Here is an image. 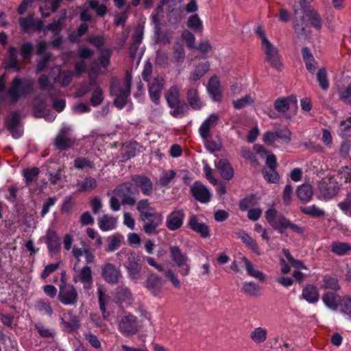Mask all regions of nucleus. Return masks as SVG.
I'll return each instance as SVG.
<instances>
[{"label": "nucleus", "instance_id": "f257e3e1", "mask_svg": "<svg viewBox=\"0 0 351 351\" xmlns=\"http://www.w3.org/2000/svg\"><path fill=\"white\" fill-rule=\"evenodd\" d=\"M132 76L127 73L122 83L113 82L110 92L114 97V104L119 108H123L128 101L130 95Z\"/></svg>", "mask_w": 351, "mask_h": 351}, {"label": "nucleus", "instance_id": "f03ea898", "mask_svg": "<svg viewBox=\"0 0 351 351\" xmlns=\"http://www.w3.org/2000/svg\"><path fill=\"white\" fill-rule=\"evenodd\" d=\"M34 80L29 78L16 77L11 82L8 90L9 102L15 103L21 97H25L33 90Z\"/></svg>", "mask_w": 351, "mask_h": 351}, {"label": "nucleus", "instance_id": "7ed1b4c3", "mask_svg": "<svg viewBox=\"0 0 351 351\" xmlns=\"http://www.w3.org/2000/svg\"><path fill=\"white\" fill-rule=\"evenodd\" d=\"M339 191V185L335 178L324 177L317 184V197L319 200L326 202L334 198Z\"/></svg>", "mask_w": 351, "mask_h": 351}, {"label": "nucleus", "instance_id": "20e7f679", "mask_svg": "<svg viewBox=\"0 0 351 351\" xmlns=\"http://www.w3.org/2000/svg\"><path fill=\"white\" fill-rule=\"evenodd\" d=\"M170 257L174 265L178 268L180 276L185 277L190 274L191 259L178 245L169 247Z\"/></svg>", "mask_w": 351, "mask_h": 351}, {"label": "nucleus", "instance_id": "39448f33", "mask_svg": "<svg viewBox=\"0 0 351 351\" xmlns=\"http://www.w3.org/2000/svg\"><path fill=\"white\" fill-rule=\"evenodd\" d=\"M73 274V282H80L83 285L85 290H90L93 287V278L92 270L88 265H84L82 268H77V263L74 264Z\"/></svg>", "mask_w": 351, "mask_h": 351}, {"label": "nucleus", "instance_id": "423d86ee", "mask_svg": "<svg viewBox=\"0 0 351 351\" xmlns=\"http://www.w3.org/2000/svg\"><path fill=\"white\" fill-rule=\"evenodd\" d=\"M75 137L71 134L69 126H64L54 139V145L59 150H68L75 145Z\"/></svg>", "mask_w": 351, "mask_h": 351}, {"label": "nucleus", "instance_id": "0eeeda50", "mask_svg": "<svg viewBox=\"0 0 351 351\" xmlns=\"http://www.w3.org/2000/svg\"><path fill=\"white\" fill-rule=\"evenodd\" d=\"M140 328L141 324L138 318L132 314L125 315L119 320V330L125 336L136 334Z\"/></svg>", "mask_w": 351, "mask_h": 351}, {"label": "nucleus", "instance_id": "6e6552de", "mask_svg": "<svg viewBox=\"0 0 351 351\" xmlns=\"http://www.w3.org/2000/svg\"><path fill=\"white\" fill-rule=\"evenodd\" d=\"M262 49L265 54V60L269 64L278 71H281L282 64L278 51L267 38H263Z\"/></svg>", "mask_w": 351, "mask_h": 351}, {"label": "nucleus", "instance_id": "1a4fd4ad", "mask_svg": "<svg viewBox=\"0 0 351 351\" xmlns=\"http://www.w3.org/2000/svg\"><path fill=\"white\" fill-rule=\"evenodd\" d=\"M265 215L267 222L280 233H282L283 230L287 228V225H289V220L274 208L268 209Z\"/></svg>", "mask_w": 351, "mask_h": 351}, {"label": "nucleus", "instance_id": "9d476101", "mask_svg": "<svg viewBox=\"0 0 351 351\" xmlns=\"http://www.w3.org/2000/svg\"><path fill=\"white\" fill-rule=\"evenodd\" d=\"M143 222V229L148 235H155L158 233V228L162 223V217L160 214L153 212L141 218Z\"/></svg>", "mask_w": 351, "mask_h": 351}, {"label": "nucleus", "instance_id": "9b49d317", "mask_svg": "<svg viewBox=\"0 0 351 351\" xmlns=\"http://www.w3.org/2000/svg\"><path fill=\"white\" fill-rule=\"evenodd\" d=\"M113 193L117 197L121 198V204L124 205L134 206L136 202L132 195L134 191L132 189V183L124 182L113 190Z\"/></svg>", "mask_w": 351, "mask_h": 351}, {"label": "nucleus", "instance_id": "f8f14e48", "mask_svg": "<svg viewBox=\"0 0 351 351\" xmlns=\"http://www.w3.org/2000/svg\"><path fill=\"white\" fill-rule=\"evenodd\" d=\"M125 266L128 270L129 277L135 281L141 279V270L142 268L141 259L135 253L127 254Z\"/></svg>", "mask_w": 351, "mask_h": 351}, {"label": "nucleus", "instance_id": "ddd939ff", "mask_svg": "<svg viewBox=\"0 0 351 351\" xmlns=\"http://www.w3.org/2000/svg\"><path fill=\"white\" fill-rule=\"evenodd\" d=\"M148 82V92L151 100L158 104L160 101L162 90L164 88L165 80L160 75L154 77Z\"/></svg>", "mask_w": 351, "mask_h": 351}, {"label": "nucleus", "instance_id": "4468645a", "mask_svg": "<svg viewBox=\"0 0 351 351\" xmlns=\"http://www.w3.org/2000/svg\"><path fill=\"white\" fill-rule=\"evenodd\" d=\"M59 300L65 305H73L78 299V293L73 285H60Z\"/></svg>", "mask_w": 351, "mask_h": 351}, {"label": "nucleus", "instance_id": "2eb2a0df", "mask_svg": "<svg viewBox=\"0 0 351 351\" xmlns=\"http://www.w3.org/2000/svg\"><path fill=\"white\" fill-rule=\"evenodd\" d=\"M143 36V28L137 27L132 34V43L130 47L129 55L132 60H141L143 56V51L138 48Z\"/></svg>", "mask_w": 351, "mask_h": 351}, {"label": "nucleus", "instance_id": "dca6fc26", "mask_svg": "<svg viewBox=\"0 0 351 351\" xmlns=\"http://www.w3.org/2000/svg\"><path fill=\"white\" fill-rule=\"evenodd\" d=\"M306 0H299V3L304 10V16L306 17L311 25L317 29L322 27V20L317 12L311 5H304Z\"/></svg>", "mask_w": 351, "mask_h": 351}, {"label": "nucleus", "instance_id": "f3484780", "mask_svg": "<svg viewBox=\"0 0 351 351\" xmlns=\"http://www.w3.org/2000/svg\"><path fill=\"white\" fill-rule=\"evenodd\" d=\"M101 275L104 280L110 284H116L122 278L120 269L111 263H106L104 265Z\"/></svg>", "mask_w": 351, "mask_h": 351}, {"label": "nucleus", "instance_id": "a211bd4d", "mask_svg": "<svg viewBox=\"0 0 351 351\" xmlns=\"http://www.w3.org/2000/svg\"><path fill=\"white\" fill-rule=\"evenodd\" d=\"M21 28L25 32L40 31L43 27V22L40 19H34L33 14L19 19Z\"/></svg>", "mask_w": 351, "mask_h": 351}, {"label": "nucleus", "instance_id": "6ab92c4d", "mask_svg": "<svg viewBox=\"0 0 351 351\" xmlns=\"http://www.w3.org/2000/svg\"><path fill=\"white\" fill-rule=\"evenodd\" d=\"M185 213L183 210H175L166 219V226L171 231L179 229L183 224Z\"/></svg>", "mask_w": 351, "mask_h": 351}, {"label": "nucleus", "instance_id": "aec40b11", "mask_svg": "<svg viewBox=\"0 0 351 351\" xmlns=\"http://www.w3.org/2000/svg\"><path fill=\"white\" fill-rule=\"evenodd\" d=\"M188 225L192 230L199 234L202 238L206 239L210 237L209 226L204 223L199 222L196 215L189 216Z\"/></svg>", "mask_w": 351, "mask_h": 351}, {"label": "nucleus", "instance_id": "412c9836", "mask_svg": "<svg viewBox=\"0 0 351 351\" xmlns=\"http://www.w3.org/2000/svg\"><path fill=\"white\" fill-rule=\"evenodd\" d=\"M132 181L138 188L143 195H150L153 192V183L147 176L143 175H134Z\"/></svg>", "mask_w": 351, "mask_h": 351}, {"label": "nucleus", "instance_id": "4be33fe9", "mask_svg": "<svg viewBox=\"0 0 351 351\" xmlns=\"http://www.w3.org/2000/svg\"><path fill=\"white\" fill-rule=\"evenodd\" d=\"M191 192L195 199L202 203L208 202L211 197V193L208 189L198 182L191 186Z\"/></svg>", "mask_w": 351, "mask_h": 351}, {"label": "nucleus", "instance_id": "5701e85b", "mask_svg": "<svg viewBox=\"0 0 351 351\" xmlns=\"http://www.w3.org/2000/svg\"><path fill=\"white\" fill-rule=\"evenodd\" d=\"M20 116L18 112H14L8 119L6 122L7 128L11 132L12 136L18 138L21 136L23 130L19 126Z\"/></svg>", "mask_w": 351, "mask_h": 351}, {"label": "nucleus", "instance_id": "b1692460", "mask_svg": "<svg viewBox=\"0 0 351 351\" xmlns=\"http://www.w3.org/2000/svg\"><path fill=\"white\" fill-rule=\"evenodd\" d=\"M164 283L165 281L160 277L156 274H152L148 276L145 282V287L152 294L157 295L163 287Z\"/></svg>", "mask_w": 351, "mask_h": 351}, {"label": "nucleus", "instance_id": "393cba45", "mask_svg": "<svg viewBox=\"0 0 351 351\" xmlns=\"http://www.w3.org/2000/svg\"><path fill=\"white\" fill-rule=\"evenodd\" d=\"M219 119L217 114H210L200 125L199 132L201 137H206L210 136V129L213 128Z\"/></svg>", "mask_w": 351, "mask_h": 351}, {"label": "nucleus", "instance_id": "a878e982", "mask_svg": "<svg viewBox=\"0 0 351 351\" xmlns=\"http://www.w3.org/2000/svg\"><path fill=\"white\" fill-rule=\"evenodd\" d=\"M215 165L219 171L222 178L230 180L233 177V169L226 159H220L216 161Z\"/></svg>", "mask_w": 351, "mask_h": 351}, {"label": "nucleus", "instance_id": "bb28decb", "mask_svg": "<svg viewBox=\"0 0 351 351\" xmlns=\"http://www.w3.org/2000/svg\"><path fill=\"white\" fill-rule=\"evenodd\" d=\"M341 298L338 294L330 291L326 292L322 296L324 304L332 311L338 309Z\"/></svg>", "mask_w": 351, "mask_h": 351}, {"label": "nucleus", "instance_id": "cd10ccee", "mask_svg": "<svg viewBox=\"0 0 351 351\" xmlns=\"http://www.w3.org/2000/svg\"><path fill=\"white\" fill-rule=\"evenodd\" d=\"M207 90L213 99L218 101L221 98L219 81L216 77H212L208 84Z\"/></svg>", "mask_w": 351, "mask_h": 351}, {"label": "nucleus", "instance_id": "c85d7f7f", "mask_svg": "<svg viewBox=\"0 0 351 351\" xmlns=\"http://www.w3.org/2000/svg\"><path fill=\"white\" fill-rule=\"evenodd\" d=\"M6 68L13 69L16 71L19 72L21 70V66L19 64L17 58V48L10 47L8 51V57L5 62Z\"/></svg>", "mask_w": 351, "mask_h": 351}, {"label": "nucleus", "instance_id": "c756f323", "mask_svg": "<svg viewBox=\"0 0 351 351\" xmlns=\"http://www.w3.org/2000/svg\"><path fill=\"white\" fill-rule=\"evenodd\" d=\"M98 226L102 231H108L116 228L117 219L109 215H103L97 219Z\"/></svg>", "mask_w": 351, "mask_h": 351}, {"label": "nucleus", "instance_id": "7c9ffc66", "mask_svg": "<svg viewBox=\"0 0 351 351\" xmlns=\"http://www.w3.org/2000/svg\"><path fill=\"white\" fill-rule=\"evenodd\" d=\"M291 105L296 106L297 99L295 97L276 99L274 103V108L280 112H285L289 110Z\"/></svg>", "mask_w": 351, "mask_h": 351}, {"label": "nucleus", "instance_id": "2f4dec72", "mask_svg": "<svg viewBox=\"0 0 351 351\" xmlns=\"http://www.w3.org/2000/svg\"><path fill=\"white\" fill-rule=\"evenodd\" d=\"M60 325L64 331L71 332L79 328L80 320L76 315L69 313V320L66 321L63 317L61 318Z\"/></svg>", "mask_w": 351, "mask_h": 351}, {"label": "nucleus", "instance_id": "473e14b6", "mask_svg": "<svg viewBox=\"0 0 351 351\" xmlns=\"http://www.w3.org/2000/svg\"><path fill=\"white\" fill-rule=\"evenodd\" d=\"M302 296L308 303L314 304L318 301L319 294L317 287L308 285L303 289Z\"/></svg>", "mask_w": 351, "mask_h": 351}, {"label": "nucleus", "instance_id": "72a5a7b5", "mask_svg": "<svg viewBox=\"0 0 351 351\" xmlns=\"http://www.w3.org/2000/svg\"><path fill=\"white\" fill-rule=\"evenodd\" d=\"M165 99L169 107L177 106L180 104L179 88L176 86L170 87L165 93Z\"/></svg>", "mask_w": 351, "mask_h": 351}, {"label": "nucleus", "instance_id": "f704fd0d", "mask_svg": "<svg viewBox=\"0 0 351 351\" xmlns=\"http://www.w3.org/2000/svg\"><path fill=\"white\" fill-rule=\"evenodd\" d=\"M303 60L305 63L306 69L311 73H314L316 67V61L315 60L310 49L308 47H303L302 49Z\"/></svg>", "mask_w": 351, "mask_h": 351}, {"label": "nucleus", "instance_id": "c9c22d12", "mask_svg": "<svg viewBox=\"0 0 351 351\" xmlns=\"http://www.w3.org/2000/svg\"><path fill=\"white\" fill-rule=\"evenodd\" d=\"M116 298L121 303L130 304L133 300L130 290L124 286L118 287L116 289Z\"/></svg>", "mask_w": 351, "mask_h": 351}, {"label": "nucleus", "instance_id": "e433bc0d", "mask_svg": "<svg viewBox=\"0 0 351 351\" xmlns=\"http://www.w3.org/2000/svg\"><path fill=\"white\" fill-rule=\"evenodd\" d=\"M97 186V180L92 177H86L84 180L77 181V188L79 192H90Z\"/></svg>", "mask_w": 351, "mask_h": 351}, {"label": "nucleus", "instance_id": "4c0bfd02", "mask_svg": "<svg viewBox=\"0 0 351 351\" xmlns=\"http://www.w3.org/2000/svg\"><path fill=\"white\" fill-rule=\"evenodd\" d=\"M187 101L192 108L194 110H199L202 106L198 92L195 88H190L187 91Z\"/></svg>", "mask_w": 351, "mask_h": 351}, {"label": "nucleus", "instance_id": "58836bf2", "mask_svg": "<svg viewBox=\"0 0 351 351\" xmlns=\"http://www.w3.org/2000/svg\"><path fill=\"white\" fill-rule=\"evenodd\" d=\"M46 242L49 251L56 252L59 250L60 247V239L53 230H49L47 231Z\"/></svg>", "mask_w": 351, "mask_h": 351}, {"label": "nucleus", "instance_id": "ea45409f", "mask_svg": "<svg viewBox=\"0 0 351 351\" xmlns=\"http://www.w3.org/2000/svg\"><path fill=\"white\" fill-rule=\"evenodd\" d=\"M330 250L338 256H344L351 251V245L348 243L335 241L330 245Z\"/></svg>", "mask_w": 351, "mask_h": 351}, {"label": "nucleus", "instance_id": "a19ab883", "mask_svg": "<svg viewBox=\"0 0 351 351\" xmlns=\"http://www.w3.org/2000/svg\"><path fill=\"white\" fill-rule=\"evenodd\" d=\"M241 260L245 264L247 273L249 276L263 282L266 280L265 274L262 271L256 269L252 263L245 257H242Z\"/></svg>", "mask_w": 351, "mask_h": 351}, {"label": "nucleus", "instance_id": "79ce46f5", "mask_svg": "<svg viewBox=\"0 0 351 351\" xmlns=\"http://www.w3.org/2000/svg\"><path fill=\"white\" fill-rule=\"evenodd\" d=\"M242 291L247 295L257 297L261 295V287L252 281L244 282Z\"/></svg>", "mask_w": 351, "mask_h": 351}, {"label": "nucleus", "instance_id": "37998d69", "mask_svg": "<svg viewBox=\"0 0 351 351\" xmlns=\"http://www.w3.org/2000/svg\"><path fill=\"white\" fill-rule=\"evenodd\" d=\"M35 309L40 314L46 315L49 317H51L53 313L50 302L45 299L37 301L35 304Z\"/></svg>", "mask_w": 351, "mask_h": 351}, {"label": "nucleus", "instance_id": "c03bdc74", "mask_svg": "<svg viewBox=\"0 0 351 351\" xmlns=\"http://www.w3.org/2000/svg\"><path fill=\"white\" fill-rule=\"evenodd\" d=\"M238 237L245 243L248 247H250L255 254L260 255L261 253L259 250L258 245L254 239H253L246 232L242 231L239 233Z\"/></svg>", "mask_w": 351, "mask_h": 351}, {"label": "nucleus", "instance_id": "a18cd8bd", "mask_svg": "<svg viewBox=\"0 0 351 351\" xmlns=\"http://www.w3.org/2000/svg\"><path fill=\"white\" fill-rule=\"evenodd\" d=\"M251 339L256 343H263L267 337V330L265 328H255L250 335Z\"/></svg>", "mask_w": 351, "mask_h": 351}, {"label": "nucleus", "instance_id": "49530a36", "mask_svg": "<svg viewBox=\"0 0 351 351\" xmlns=\"http://www.w3.org/2000/svg\"><path fill=\"white\" fill-rule=\"evenodd\" d=\"M56 71L59 73V75L54 79L55 82L60 83L62 86H68L73 78V72L71 71H66L60 73V68L56 67Z\"/></svg>", "mask_w": 351, "mask_h": 351}, {"label": "nucleus", "instance_id": "de8ad7c7", "mask_svg": "<svg viewBox=\"0 0 351 351\" xmlns=\"http://www.w3.org/2000/svg\"><path fill=\"white\" fill-rule=\"evenodd\" d=\"M159 271H165V276L170 280L175 287H180V281L178 279L177 274H176L171 269H169L165 270L162 265L157 264L154 267Z\"/></svg>", "mask_w": 351, "mask_h": 351}, {"label": "nucleus", "instance_id": "09e8293b", "mask_svg": "<svg viewBox=\"0 0 351 351\" xmlns=\"http://www.w3.org/2000/svg\"><path fill=\"white\" fill-rule=\"evenodd\" d=\"M338 309L348 319H351V296L345 295L342 297Z\"/></svg>", "mask_w": 351, "mask_h": 351}, {"label": "nucleus", "instance_id": "8fccbe9b", "mask_svg": "<svg viewBox=\"0 0 351 351\" xmlns=\"http://www.w3.org/2000/svg\"><path fill=\"white\" fill-rule=\"evenodd\" d=\"M337 93L343 103L351 105V83L347 86H339Z\"/></svg>", "mask_w": 351, "mask_h": 351}, {"label": "nucleus", "instance_id": "3c124183", "mask_svg": "<svg viewBox=\"0 0 351 351\" xmlns=\"http://www.w3.org/2000/svg\"><path fill=\"white\" fill-rule=\"evenodd\" d=\"M298 197L303 202H308L313 196V189L309 184H303L298 188Z\"/></svg>", "mask_w": 351, "mask_h": 351}, {"label": "nucleus", "instance_id": "603ef678", "mask_svg": "<svg viewBox=\"0 0 351 351\" xmlns=\"http://www.w3.org/2000/svg\"><path fill=\"white\" fill-rule=\"evenodd\" d=\"M322 287L324 289H330L333 291H338L340 289L338 280L330 275H326L324 277Z\"/></svg>", "mask_w": 351, "mask_h": 351}, {"label": "nucleus", "instance_id": "864d4df0", "mask_svg": "<svg viewBox=\"0 0 351 351\" xmlns=\"http://www.w3.org/2000/svg\"><path fill=\"white\" fill-rule=\"evenodd\" d=\"M187 26L196 32H202L203 31V23L196 14L191 15L188 19Z\"/></svg>", "mask_w": 351, "mask_h": 351}, {"label": "nucleus", "instance_id": "5fc2aeb1", "mask_svg": "<svg viewBox=\"0 0 351 351\" xmlns=\"http://www.w3.org/2000/svg\"><path fill=\"white\" fill-rule=\"evenodd\" d=\"M136 209L140 213L141 218L145 216V215H149L154 212L147 199H143L138 202L136 204Z\"/></svg>", "mask_w": 351, "mask_h": 351}, {"label": "nucleus", "instance_id": "6e6d98bb", "mask_svg": "<svg viewBox=\"0 0 351 351\" xmlns=\"http://www.w3.org/2000/svg\"><path fill=\"white\" fill-rule=\"evenodd\" d=\"M209 66H210V65L208 62H205V63L199 64L196 67L195 71L193 72L191 79L193 81L199 80L208 71Z\"/></svg>", "mask_w": 351, "mask_h": 351}, {"label": "nucleus", "instance_id": "4d7b16f0", "mask_svg": "<svg viewBox=\"0 0 351 351\" xmlns=\"http://www.w3.org/2000/svg\"><path fill=\"white\" fill-rule=\"evenodd\" d=\"M40 336L43 338H52L54 335V331L45 326L43 323L38 322L34 324Z\"/></svg>", "mask_w": 351, "mask_h": 351}, {"label": "nucleus", "instance_id": "13d9d810", "mask_svg": "<svg viewBox=\"0 0 351 351\" xmlns=\"http://www.w3.org/2000/svg\"><path fill=\"white\" fill-rule=\"evenodd\" d=\"M302 211L313 217H319L325 215V211L315 205H311L302 208Z\"/></svg>", "mask_w": 351, "mask_h": 351}, {"label": "nucleus", "instance_id": "bf43d9fd", "mask_svg": "<svg viewBox=\"0 0 351 351\" xmlns=\"http://www.w3.org/2000/svg\"><path fill=\"white\" fill-rule=\"evenodd\" d=\"M317 80L322 90H326L329 87V82L324 69H321L317 73Z\"/></svg>", "mask_w": 351, "mask_h": 351}, {"label": "nucleus", "instance_id": "052dcab7", "mask_svg": "<svg viewBox=\"0 0 351 351\" xmlns=\"http://www.w3.org/2000/svg\"><path fill=\"white\" fill-rule=\"evenodd\" d=\"M74 167L80 170L85 168L93 169L94 168V163L86 158L78 157L74 160Z\"/></svg>", "mask_w": 351, "mask_h": 351}, {"label": "nucleus", "instance_id": "680f3d73", "mask_svg": "<svg viewBox=\"0 0 351 351\" xmlns=\"http://www.w3.org/2000/svg\"><path fill=\"white\" fill-rule=\"evenodd\" d=\"M263 174L265 180L269 182L275 183L278 181L279 177L276 171V168H264Z\"/></svg>", "mask_w": 351, "mask_h": 351}, {"label": "nucleus", "instance_id": "e2e57ef3", "mask_svg": "<svg viewBox=\"0 0 351 351\" xmlns=\"http://www.w3.org/2000/svg\"><path fill=\"white\" fill-rule=\"evenodd\" d=\"M176 173L173 170L164 171L160 177L159 184L162 186H167L175 177Z\"/></svg>", "mask_w": 351, "mask_h": 351}, {"label": "nucleus", "instance_id": "0e129e2a", "mask_svg": "<svg viewBox=\"0 0 351 351\" xmlns=\"http://www.w3.org/2000/svg\"><path fill=\"white\" fill-rule=\"evenodd\" d=\"M33 52V45L32 43L27 42L22 45L21 47V55L25 60H29Z\"/></svg>", "mask_w": 351, "mask_h": 351}, {"label": "nucleus", "instance_id": "69168bd1", "mask_svg": "<svg viewBox=\"0 0 351 351\" xmlns=\"http://www.w3.org/2000/svg\"><path fill=\"white\" fill-rule=\"evenodd\" d=\"M88 3H89V6L90 7V8L94 10L97 12V15L102 16L105 15V14L106 13V5L104 4L99 3L98 1L91 0V1H89Z\"/></svg>", "mask_w": 351, "mask_h": 351}, {"label": "nucleus", "instance_id": "338daca9", "mask_svg": "<svg viewBox=\"0 0 351 351\" xmlns=\"http://www.w3.org/2000/svg\"><path fill=\"white\" fill-rule=\"evenodd\" d=\"M38 84L42 90H51L53 88V85L51 83L49 78L46 75H41L38 78Z\"/></svg>", "mask_w": 351, "mask_h": 351}, {"label": "nucleus", "instance_id": "774afa93", "mask_svg": "<svg viewBox=\"0 0 351 351\" xmlns=\"http://www.w3.org/2000/svg\"><path fill=\"white\" fill-rule=\"evenodd\" d=\"M276 132L278 138L281 139L285 143L290 142L291 132L287 128L276 129Z\"/></svg>", "mask_w": 351, "mask_h": 351}]
</instances>
